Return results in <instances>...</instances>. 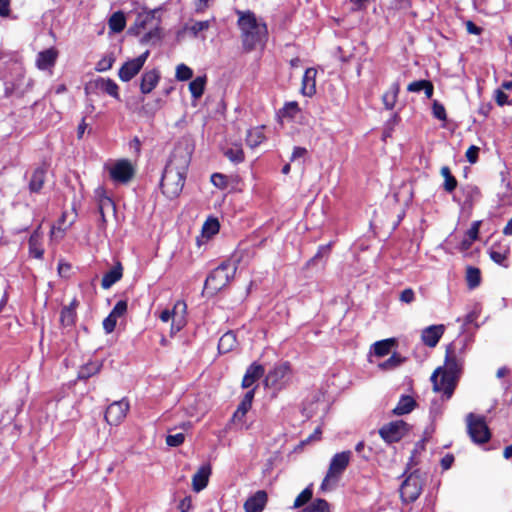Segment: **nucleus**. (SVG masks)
Here are the masks:
<instances>
[{
  "label": "nucleus",
  "instance_id": "nucleus-61",
  "mask_svg": "<svg viewBox=\"0 0 512 512\" xmlns=\"http://www.w3.org/2000/svg\"><path fill=\"white\" fill-rule=\"evenodd\" d=\"M495 101L499 106L508 104V95L502 89H497L495 91Z\"/></svg>",
  "mask_w": 512,
  "mask_h": 512
},
{
  "label": "nucleus",
  "instance_id": "nucleus-38",
  "mask_svg": "<svg viewBox=\"0 0 512 512\" xmlns=\"http://www.w3.org/2000/svg\"><path fill=\"white\" fill-rule=\"evenodd\" d=\"M442 177L444 178V188L447 192H452L457 186V180L451 174L449 167L443 166L440 170Z\"/></svg>",
  "mask_w": 512,
  "mask_h": 512
},
{
  "label": "nucleus",
  "instance_id": "nucleus-58",
  "mask_svg": "<svg viewBox=\"0 0 512 512\" xmlns=\"http://www.w3.org/2000/svg\"><path fill=\"white\" fill-rule=\"evenodd\" d=\"M428 84V80H418V81H414V82H411L408 87H407V90L409 92H420L422 91L425 86Z\"/></svg>",
  "mask_w": 512,
  "mask_h": 512
},
{
  "label": "nucleus",
  "instance_id": "nucleus-55",
  "mask_svg": "<svg viewBox=\"0 0 512 512\" xmlns=\"http://www.w3.org/2000/svg\"><path fill=\"white\" fill-rule=\"evenodd\" d=\"M185 436L183 433H177L174 435H168L166 438V443L168 446L176 447L181 445L184 442Z\"/></svg>",
  "mask_w": 512,
  "mask_h": 512
},
{
  "label": "nucleus",
  "instance_id": "nucleus-53",
  "mask_svg": "<svg viewBox=\"0 0 512 512\" xmlns=\"http://www.w3.org/2000/svg\"><path fill=\"white\" fill-rule=\"evenodd\" d=\"M66 228H62L60 225H53L50 230V240L60 241L65 236Z\"/></svg>",
  "mask_w": 512,
  "mask_h": 512
},
{
  "label": "nucleus",
  "instance_id": "nucleus-47",
  "mask_svg": "<svg viewBox=\"0 0 512 512\" xmlns=\"http://www.w3.org/2000/svg\"><path fill=\"white\" fill-rule=\"evenodd\" d=\"M161 39V30L159 27L150 30L148 33L144 34L141 38V43L148 44L152 41H158Z\"/></svg>",
  "mask_w": 512,
  "mask_h": 512
},
{
  "label": "nucleus",
  "instance_id": "nucleus-44",
  "mask_svg": "<svg viewBox=\"0 0 512 512\" xmlns=\"http://www.w3.org/2000/svg\"><path fill=\"white\" fill-rule=\"evenodd\" d=\"M312 494H313V491H312L311 486H308L307 488H305L296 497V499L294 501V507L299 508V507H302L303 505H305L306 503H308L310 501V499L312 498Z\"/></svg>",
  "mask_w": 512,
  "mask_h": 512
},
{
  "label": "nucleus",
  "instance_id": "nucleus-34",
  "mask_svg": "<svg viewBox=\"0 0 512 512\" xmlns=\"http://www.w3.org/2000/svg\"><path fill=\"white\" fill-rule=\"evenodd\" d=\"M224 154L233 163H241L244 160V152L241 144L239 143H235L228 147Z\"/></svg>",
  "mask_w": 512,
  "mask_h": 512
},
{
  "label": "nucleus",
  "instance_id": "nucleus-64",
  "mask_svg": "<svg viewBox=\"0 0 512 512\" xmlns=\"http://www.w3.org/2000/svg\"><path fill=\"white\" fill-rule=\"evenodd\" d=\"M307 154V149L304 147H294L292 155H291V161H295L296 159L303 157Z\"/></svg>",
  "mask_w": 512,
  "mask_h": 512
},
{
  "label": "nucleus",
  "instance_id": "nucleus-32",
  "mask_svg": "<svg viewBox=\"0 0 512 512\" xmlns=\"http://www.w3.org/2000/svg\"><path fill=\"white\" fill-rule=\"evenodd\" d=\"M154 18V14L152 12H140L138 13L134 26L130 28V31L139 34L141 30H143L146 25L151 22Z\"/></svg>",
  "mask_w": 512,
  "mask_h": 512
},
{
  "label": "nucleus",
  "instance_id": "nucleus-24",
  "mask_svg": "<svg viewBox=\"0 0 512 512\" xmlns=\"http://www.w3.org/2000/svg\"><path fill=\"white\" fill-rule=\"evenodd\" d=\"M264 374V367L260 364H251L242 380V387L249 388Z\"/></svg>",
  "mask_w": 512,
  "mask_h": 512
},
{
  "label": "nucleus",
  "instance_id": "nucleus-10",
  "mask_svg": "<svg viewBox=\"0 0 512 512\" xmlns=\"http://www.w3.org/2000/svg\"><path fill=\"white\" fill-rule=\"evenodd\" d=\"M422 492V480L416 473H411L400 487V496L403 502H414Z\"/></svg>",
  "mask_w": 512,
  "mask_h": 512
},
{
  "label": "nucleus",
  "instance_id": "nucleus-1",
  "mask_svg": "<svg viewBox=\"0 0 512 512\" xmlns=\"http://www.w3.org/2000/svg\"><path fill=\"white\" fill-rule=\"evenodd\" d=\"M190 161L191 152L187 146L175 147L161 179L162 192L168 198H176L182 192Z\"/></svg>",
  "mask_w": 512,
  "mask_h": 512
},
{
  "label": "nucleus",
  "instance_id": "nucleus-33",
  "mask_svg": "<svg viewBox=\"0 0 512 512\" xmlns=\"http://www.w3.org/2000/svg\"><path fill=\"white\" fill-rule=\"evenodd\" d=\"M404 361L405 358L395 352L387 360L378 363L377 366L382 371H390L399 367Z\"/></svg>",
  "mask_w": 512,
  "mask_h": 512
},
{
  "label": "nucleus",
  "instance_id": "nucleus-9",
  "mask_svg": "<svg viewBox=\"0 0 512 512\" xmlns=\"http://www.w3.org/2000/svg\"><path fill=\"white\" fill-rule=\"evenodd\" d=\"M186 304L182 301H177L172 310H163L159 318L162 322L172 321L171 334L179 332L186 324L185 320Z\"/></svg>",
  "mask_w": 512,
  "mask_h": 512
},
{
  "label": "nucleus",
  "instance_id": "nucleus-8",
  "mask_svg": "<svg viewBox=\"0 0 512 512\" xmlns=\"http://www.w3.org/2000/svg\"><path fill=\"white\" fill-rule=\"evenodd\" d=\"M109 176L115 183L126 184L134 176L135 170L131 162L127 159L117 160L106 166Z\"/></svg>",
  "mask_w": 512,
  "mask_h": 512
},
{
  "label": "nucleus",
  "instance_id": "nucleus-57",
  "mask_svg": "<svg viewBox=\"0 0 512 512\" xmlns=\"http://www.w3.org/2000/svg\"><path fill=\"white\" fill-rule=\"evenodd\" d=\"M479 148L475 145L470 146L466 151V158L470 163H476L478 160Z\"/></svg>",
  "mask_w": 512,
  "mask_h": 512
},
{
  "label": "nucleus",
  "instance_id": "nucleus-15",
  "mask_svg": "<svg viewBox=\"0 0 512 512\" xmlns=\"http://www.w3.org/2000/svg\"><path fill=\"white\" fill-rule=\"evenodd\" d=\"M445 332L443 324L431 325L421 332V340L428 347H435Z\"/></svg>",
  "mask_w": 512,
  "mask_h": 512
},
{
  "label": "nucleus",
  "instance_id": "nucleus-22",
  "mask_svg": "<svg viewBox=\"0 0 512 512\" xmlns=\"http://www.w3.org/2000/svg\"><path fill=\"white\" fill-rule=\"evenodd\" d=\"M210 474L209 465H203L198 469L192 478V488L195 492H200L207 486Z\"/></svg>",
  "mask_w": 512,
  "mask_h": 512
},
{
  "label": "nucleus",
  "instance_id": "nucleus-41",
  "mask_svg": "<svg viewBox=\"0 0 512 512\" xmlns=\"http://www.w3.org/2000/svg\"><path fill=\"white\" fill-rule=\"evenodd\" d=\"M466 280L470 288H475L480 284V270L475 267H468L466 271Z\"/></svg>",
  "mask_w": 512,
  "mask_h": 512
},
{
  "label": "nucleus",
  "instance_id": "nucleus-27",
  "mask_svg": "<svg viewBox=\"0 0 512 512\" xmlns=\"http://www.w3.org/2000/svg\"><path fill=\"white\" fill-rule=\"evenodd\" d=\"M400 91V85L398 82L391 84L389 89L383 94L382 102L384 107L388 110H392L395 107V104L398 99V94Z\"/></svg>",
  "mask_w": 512,
  "mask_h": 512
},
{
  "label": "nucleus",
  "instance_id": "nucleus-20",
  "mask_svg": "<svg viewBox=\"0 0 512 512\" xmlns=\"http://www.w3.org/2000/svg\"><path fill=\"white\" fill-rule=\"evenodd\" d=\"M160 73L156 69L146 71L141 76L140 90L143 94H149L159 83Z\"/></svg>",
  "mask_w": 512,
  "mask_h": 512
},
{
  "label": "nucleus",
  "instance_id": "nucleus-50",
  "mask_svg": "<svg viewBox=\"0 0 512 512\" xmlns=\"http://www.w3.org/2000/svg\"><path fill=\"white\" fill-rule=\"evenodd\" d=\"M425 439H421L415 444L414 450L412 451V455L410 457L409 465L417 464V455L420 454L425 449Z\"/></svg>",
  "mask_w": 512,
  "mask_h": 512
},
{
  "label": "nucleus",
  "instance_id": "nucleus-45",
  "mask_svg": "<svg viewBox=\"0 0 512 512\" xmlns=\"http://www.w3.org/2000/svg\"><path fill=\"white\" fill-rule=\"evenodd\" d=\"M161 99H156L153 103L144 104L139 113L144 116H153L161 107Z\"/></svg>",
  "mask_w": 512,
  "mask_h": 512
},
{
  "label": "nucleus",
  "instance_id": "nucleus-37",
  "mask_svg": "<svg viewBox=\"0 0 512 512\" xmlns=\"http://www.w3.org/2000/svg\"><path fill=\"white\" fill-rule=\"evenodd\" d=\"M102 367V363L99 361H91L84 366H82L79 370V378L87 379L100 371Z\"/></svg>",
  "mask_w": 512,
  "mask_h": 512
},
{
  "label": "nucleus",
  "instance_id": "nucleus-59",
  "mask_svg": "<svg viewBox=\"0 0 512 512\" xmlns=\"http://www.w3.org/2000/svg\"><path fill=\"white\" fill-rule=\"evenodd\" d=\"M415 299V293L411 288L404 289L400 294V300L404 303H412Z\"/></svg>",
  "mask_w": 512,
  "mask_h": 512
},
{
  "label": "nucleus",
  "instance_id": "nucleus-7",
  "mask_svg": "<svg viewBox=\"0 0 512 512\" xmlns=\"http://www.w3.org/2000/svg\"><path fill=\"white\" fill-rule=\"evenodd\" d=\"M468 434L477 444L486 443L490 439V431L483 416L469 413L466 417Z\"/></svg>",
  "mask_w": 512,
  "mask_h": 512
},
{
  "label": "nucleus",
  "instance_id": "nucleus-56",
  "mask_svg": "<svg viewBox=\"0 0 512 512\" xmlns=\"http://www.w3.org/2000/svg\"><path fill=\"white\" fill-rule=\"evenodd\" d=\"M117 324V319L112 317L110 314L103 320V329L107 334L114 331Z\"/></svg>",
  "mask_w": 512,
  "mask_h": 512
},
{
  "label": "nucleus",
  "instance_id": "nucleus-36",
  "mask_svg": "<svg viewBox=\"0 0 512 512\" xmlns=\"http://www.w3.org/2000/svg\"><path fill=\"white\" fill-rule=\"evenodd\" d=\"M220 224L216 218H208L202 226V237L209 239L219 232Z\"/></svg>",
  "mask_w": 512,
  "mask_h": 512
},
{
  "label": "nucleus",
  "instance_id": "nucleus-14",
  "mask_svg": "<svg viewBox=\"0 0 512 512\" xmlns=\"http://www.w3.org/2000/svg\"><path fill=\"white\" fill-rule=\"evenodd\" d=\"M88 90H99L116 100H120L119 86L110 78L98 77L91 80L86 86V91Z\"/></svg>",
  "mask_w": 512,
  "mask_h": 512
},
{
  "label": "nucleus",
  "instance_id": "nucleus-39",
  "mask_svg": "<svg viewBox=\"0 0 512 512\" xmlns=\"http://www.w3.org/2000/svg\"><path fill=\"white\" fill-rule=\"evenodd\" d=\"M303 512H330L329 504L324 499H316L305 507Z\"/></svg>",
  "mask_w": 512,
  "mask_h": 512
},
{
  "label": "nucleus",
  "instance_id": "nucleus-29",
  "mask_svg": "<svg viewBox=\"0 0 512 512\" xmlns=\"http://www.w3.org/2000/svg\"><path fill=\"white\" fill-rule=\"evenodd\" d=\"M237 340L233 332H227L219 340L218 349L220 353H228L236 347Z\"/></svg>",
  "mask_w": 512,
  "mask_h": 512
},
{
  "label": "nucleus",
  "instance_id": "nucleus-18",
  "mask_svg": "<svg viewBox=\"0 0 512 512\" xmlns=\"http://www.w3.org/2000/svg\"><path fill=\"white\" fill-rule=\"evenodd\" d=\"M266 503L267 493L263 490H259L244 503L245 512H262Z\"/></svg>",
  "mask_w": 512,
  "mask_h": 512
},
{
  "label": "nucleus",
  "instance_id": "nucleus-43",
  "mask_svg": "<svg viewBox=\"0 0 512 512\" xmlns=\"http://www.w3.org/2000/svg\"><path fill=\"white\" fill-rule=\"evenodd\" d=\"M508 254H509V248L508 247H505L503 250L501 251H497L495 249V247L493 246L490 250V257L491 259L499 264V265H503V266H506L505 265V261L508 257Z\"/></svg>",
  "mask_w": 512,
  "mask_h": 512
},
{
  "label": "nucleus",
  "instance_id": "nucleus-12",
  "mask_svg": "<svg viewBox=\"0 0 512 512\" xmlns=\"http://www.w3.org/2000/svg\"><path fill=\"white\" fill-rule=\"evenodd\" d=\"M149 51H145L138 57L126 61L118 71V76L121 81L128 82L133 79L143 68L146 60L149 57Z\"/></svg>",
  "mask_w": 512,
  "mask_h": 512
},
{
  "label": "nucleus",
  "instance_id": "nucleus-19",
  "mask_svg": "<svg viewBox=\"0 0 512 512\" xmlns=\"http://www.w3.org/2000/svg\"><path fill=\"white\" fill-rule=\"evenodd\" d=\"M316 75L317 70L314 68H307L303 78H302V86L301 93L304 96L312 97L316 93Z\"/></svg>",
  "mask_w": 512,
  "mask_h": 512
},
{
  "label": "nucleus",
  "instance_id": "nucleus-4",
  "mask_svg": "<svg viewBox=\"0 0 512 512\" xmlns=\"http://www.w3.org/2000/svg\"><path fill=\"white\" fill-rule=\"evenodd\" d=\"M238 260H228L215 268L206 278L204 289L215 294L223 289L234 277L237 270Z\"/></svg>",
  "mask_w": 512,
  "mask_h": 512
},
{
  "label": "nucleus",
  "instance_id": "nucleus-46",
  "mask_svg": "<svg viewBox=\"0 0 512 512\" xmlns=\"http://www.w3.org/2000/svg\"><path fill=\"white\" fill-rule=\"evenodd\" d=\"M193 76V71L185 64H179L176 67L175 77L179 81L189 80Z\"/></svg>",
  "mask_w": 512,
  "mask_h": 512
},
{
  "label": "nucleus",
  "instance_id": "nucleus-63",
  "mask_svg": "<svg viewBox=\"0 0 512 512\" xmlns=\"http://www.w3.org/2000/svg\"><path fill=\"white\" fill-rule=\"evenodd\" d=\"M191 507H192L191 497H185L184 499H182L178 506V508L181 512H188Z\"/></svg>",
  "mask_w": 512,
  "mask_h": 512
},
{
  "label": "nucleus",
  "instance_id": "nucleus-6",
  "mask_svg": "<svg viewBox=\"0 0 512 512\" xmlns=\"http://www.w3.org/2000/svg\"><path fill=\"white\" fill-rule=\"evenodd\" d=\"M290 379V365L288 363H281L268 372L264 384L267 388L278 392L287 386Z\"/></svg>",
  "mask_w": 512,
  "mask_h": 512
},
{
  "label": "nucleus",
  "instance_id": "nucleus-16",
  "mask_svg": "<svg viewBox=\"0 0 512 512\" xmlns=\"http://www.w3.org/2000/svg\"><path fill=\"white\" fill-rule=\"evenodd\" d=\"M397 345L395 338H387L375 342L370 348L369 362L373 363L372 357H385L389 355L392 349Z\"/></svg>",
  "mask_w": 512,
  "mask_h": 512
},
{
  "label": "nucleus",
  "instance_id": "nucleus-48",
  "mask_svg": "<svg viewBox=\"0 0 512 512\" xmlns=\"http://www.w3.org/2000/svg\"><path fill=\"white\" fill-rule=\"evenodd\" d=\"M127 306V301H118L114 308L112 309V311L110 312V315L118 320L127 312Z\"/></svg>",
  "mask_w": 512,
  "mask_h": 512
},
{
  "label": "nucleus",
  "instance_id": "nucleus-52",
  "mask_svg": "<svg viewBox=\"0 0 512 512\" xmlns=\"http://www.w3.org/2000/svg\"><path fill=\"white\" fill-rule=\"evenodd\" d=\"M211 182L214 186L220 189H225L227 187V177L220 173H214L211 176Z\"/></svg>",
  "mask_w": 512,
  "mask_h": 512
},
{
  "label": "nucleus",
  "instance_id": "nucleus-11",
  "mask_svg": "<svg viewBox=\"0 0 512 512\" xmlns=\"http://www.w3.org/2000/svg\"><path fill=\"white\" fill-rule=\"evenodd\" d=\"M409 431V425L403 420L392 421L379 430L382 439L387 443L401 440Z\"/></svg>",
  "mask_w": 512,
  "mask_h": 512
},
{
  "label": "nucleus",
  "instance_id": "nucleus-40",
  "mask_svg": "<svg viewBox=\"0 0 512 512\" xmlns=\"http://www.w3.org/2000/svg\"><path fill=\"white\" fill-rule=\"evenodd\" d=\"M75 309L72 306L64 307L61 310L60 321L64 326H72L75 322Z\"/></svg>",
  "mask_w": 512,
  "mask_h": 512
},
{
  "label": "nucleus",
  "instance_id": "nucleus-13",
  "mask_svg": "<svg viewBox=\"0 0 512 512\" xmlns=\"http://www.w3.org/2000/svg\"><path fill=\"white\" fill-rule=\"evenodd\" d=\"M129 410V403L126 400H120L110 404L105 413V419L110 425H119L126 417Z\"/></svg>",
  "mask_w": 512,
  "mask_h": 512
},
{
  "label": "nucleus",
  "instance_id": "nucleus-42",
  "mask_svg": "<svg viewBox=\"0 0 512 512\" xmlns=\"http://www.w3.org/2000/svg\"><path fill=\"white\" fill-rule=\"evenodd\" d=\"M255 395V389H251L244 395L242 401L240 402L237 410L239 413L247 414L252 406V401Z\"/></svg>",
  "mask_w": 512,
  "mask_h": 512
},
{
  "label": "nucleus",
  "instance_id": "nucleus-28",
  "mask_svg": "<svg viewBox=\"0 0 512 512\" xmlns=\"http://www.w3.org/2000/svg\"><path fill=\"white\" fill-rule=\"evenodd\" d=\"M264 127L249 129L246 136V143L249 147L255 148L265 140Z\"/></svg>",
  "mask_w": 512,
  "mask_h": 512
},
{
  "label": "nucleus",
  "instance_id": "nucleus-23",
  "mask_svg": "<svg viewBox=\"0 0 512 512\" xmlns=\"http://www.w3.org/2000/svg\"><path fill=\"white\" fill-rule=\"evenodd\" d=\"M210 28V21H195L191 24H186L181 30L177 32V38H183L184 34L188 32L192 37H198V35Z\"/></svg>",
  "mask_w": 512,
  "mask_h": 512
},
{
  "label": "nucleus",
  "instance_id": "nucleus-17",
  "mask_svg": "<svg viewBox=\"0 0 512 512\" xmlns=\"http://www.w3.org/2000/svg\"><path fill=\"white\" fill-rule=\"evenodd\" d=\"M58 57V51L55 48H49L41 51L36 57V67L39 70H48L54 67Z\"/></svg>",
  "mask_w": 512,
  "mask_h": 512
},
{
  "label": "nucleus",
  "instance_id": "nucleus-51",
  "mask_svg": "<svg viewBox=\"0 0 512 512\" xmlns=\"http://www.w3.org/2000/svg\"><path fill=\"white\" fill-rule=\"evenodd\" d=\"M114 63V58L111 56L104 57L99 60L96 64V70L99 72H104L112 68Z\"/></svg>",
  "mask_w": 512,
  "mask_h": 512
},
{
  "label": "nucleus",
  "instance_id": "nucleus-5",
  "mask_svg": "<svg viewBox=\"0 0 512 512\" xmlns=\"http://www.w3.org/2000/svg\"><path fill=\"white\" fill-rule=\"evenodd\" d=\"M350 457V451H343L332 457L327 474L321 484L323 491L331 489L336 484L340 475L347 468Z\"/></svg>",
  "mask_w": 512,
  "mask_h": 512
},
{
  "label": "nucleus",
  "instance_id": "nucleus-25",
  "mask_svg": "<svg viewBox=\"0 0 512 512\" xmlns=\"http://www.w3.org/2000/svg\"><path fill=\"white\" fill-rule=\"evenodd\" d=\"M123 275V268L120 263L113 266L108 272H106L102 278L101 286L103 289H109L112 285L118 282Z\"/></svg>",
  "mask_w": 512,
  "mask_h": 512
},
{
  "label": "nucleus",
  "instance_id": "nucleus-3",
  "mask_svg": "<svg viewBox=\"0 0 512 512\" xmlns=\"http://www.w3.org/2000/svg\"><path fill=\"white\" fill-rule=\"evenodd\" d=\"M461 369L462 361L456 357L452 345H449L444 367H438L431 375L434 391L443 393L446 399L451 398Z\"/></svg>",
  "mask_w": 512,
  "mask_h": 512
},
{
  "label": "nucleus",
  "instance_id": "nucleus-21",
  "mask_svg": "<svg viewBox=\"0 0 512 512\" xmlns=\"http://www.w3.org/2000/svg\"><path fill=\"white\" fill-rule=\"evenodd\" d=\"M42 238L43 234L41 232V227L39 226L30 236L28 244H29V254L30 256L36 259H42L44 255V249L42 247Z\"/></svg>",
  "mask_w": 512,
  "mask_h": 512
},
{
  "label": "nucleus",
  "instance_id": "nucleus-54",
  "mask_svg": "<svg viewBox=\"0 0 512 512\" xmlns=\"http://www.w3.org/2000/svg\"><path fill=\"white\" fill-rule=\"evenodd\" d=\"M480 228V221H475L472 223L470 229L467 231V237H469V243L467 246H471V244L477 239Z\"/></svg>",
  "mask_w": 512,
  "mask_h": 512
},
{
  "label": "nucleus",
  "instance_id": "nucleus-2",
  "mask_svg": "<svg viewBox=\"0 0 512 512\" xmlns=\"http://www.w3.org/2000/svg\"><path fill=\"white\" fill-rule=\"evenodd\" d=\"M237 26L240 30L241 42L246 52L263 50L268 40V29L266 23L257 18L250 10H237Z\"/></svg>",
  "mask_w": 512,
  "mask_h": 512
},
{
  "label": "nucleus",
  "instance_id": "nucleus-49",
  "mask_svg": "<svg viewBox=\"0 0 512 512\" xmlns=\"http://www.w3.org/2000/svg\"><path fill=\"white\" fill-rule=\"evenodd\" d=\"M432 114L438 120L446 121L447 119L445 107L436 100L433 102L432 105Z\"/></svg>",
  "mask_w": 512,
  "mask_h": 512
},
{
  "label": "nucleus",
  "instance_id": "nucleus-26",
  "mask_svg": "<svg viewBox=\"0 0 512 512\" xmlns=\"http://www.w3.org/2000/svg\"><path fill=\"white\" fill-rule=\"evenodd\" d=\"M416 406L415 400L409 395L401 396L395 408L392 410L394 415L401 416L408 414L414 410Z\"/></svg>",
  "mask_w": 512,
  "mask_h": 512
},
{
  "label": "nucleus",
  "instance_id": "nucleus-60",
  "mask_svg": "<svg viewBox=\"0 0 512 512\" xmlns=\"http://www.w3.org/2000/svg\"><path fill=\"white\" fill-rule=\"evenodd\" d=\"M214 0H195L196 13H203L206 11Z\"/></svg>",
  "mask_w": 512,
  "mask_h": 512
},
{
  "label": "nucleus",
  "instance_id": "nucleus-35",
  "mask_svg": "<svg viewBox=\"0 0 512 512\" xmlns=\"http://www.w3.org/2000/svg\"><path fill=\"white\" fill-rule=\"evenodd\" d=\"M45 180V170L43 168H37L34 170L30 182L29 188L32 192H38L43 186Z\"/></svg>",
  "mask_w": 512,
  "mask_h": 512
},
{
  "label": "nucleus",
  "instance_id": "nucleus-30",
  "mask_svg": "<svg viewBox=\"0 0 512 512\" xmlns=\"http://www.w3.org/2000/svg\"><path fill=\"white\" fill-rule=\"evenodd\" d=\"M109 29L114 33H119L126 26V18L123 12L118 11L111 15L108 21Z\"/></svg>",
  "mask_w": 512,
  "mask_h": 512
},
{
  "label": "nucleus",
  "instance_id": "nucleus-31",
  "mask_svg": "<svg viewBox=\"0 0 512 512\" xmlns=\"http://www.w3.org/2000/svg\"><path fill=\"white\" fill-rule=\"evenodd\" d=\"M206 76H198L189 83V91L194 99H199L205 90Z\"/></svg>",
  "mask_w": 512,
  "mask_h": 512
},
{
  "label": "nucleus",
  "instance_id": "nucleus-62",
  "mask_svg": "<svg viewBox=\"0 0 512 512\" xmlns=\"http://www.w3.org/2000/svg\"><path fill=\"white\" fill-rule=\"evenodd\" d=\"M10 14V0H0V16L7 17Z\"/></svg>",
  "mask_w": 512,
  "mask_h": 512
}]
</instances>
